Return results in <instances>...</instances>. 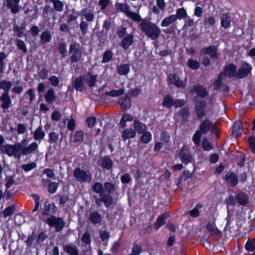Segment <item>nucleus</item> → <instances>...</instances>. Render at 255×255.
Here are the masks:
<instances>
[{"mask_svg": "<svg viewBox=\"0 0 255 255\" xmlns=\"http://www.w3.org/2000/svg\"><path fill=\"white\" fill-rule=\"evenodd\" d=\"M151 134L149 131H145L142 133L140 140L144 143H147L151 140Z\"/></svg>", "mask_w": 255, "mask_h": 255, "instance_id": "49530a36", "label": "nucleus"}, {"mask_svg": "<svg viewBox=\"0 0 255 255\" xmlns=\"http://www.w3.org/2000/svg\"><path fill=\"white\" fill-rule=\"evenodd\" d=\"M5 186L6 189H8L15 184V181L13 176H8L5 178Z\"/></svg>", "mask_w": 255, "mask_h": 255, "instance_id": "69168bd1", "label": "nucleus"}, {"mask_svg": "<svg viewBox=\"0 0 255 255\" xmlns=\"http://www.w3.org/2000/svg\"><path fill=\"white\" fill-rule=\"evenodd\" d=\"M175 17V16H174L173 14L165 17L161 21V26L163 27H167L175 23L177 20Z\"/></svg>", "mask_w": 255, "mask_h": 255, "instance_id": "7c9ffc66", "label": "nucleus"}, {"mask_svg": "<svg viewBox=\"0 0 255 255\" xmlns=\"http://www.w3.org/2000/svg\"><path fill=\"white\" fill-rule=\"evenodd\" d=\"M12 86V83L9 81L3 80L0 81V90L2 89V93H9V90Z\"/></svg>", "mask_w": 255, "mask_h": 255, "instance_id": "e433bc0d", "label": "nucleus"}, {"mask_svg": "<svg viewBox=\"0 0 255 255\" xmlns=\"http://www.w3.org/2000/svg\"><path fill=\"white\" fill-rule=\"evenodd\" d=\"M139 28L141 31L152 40L157 39L161 34V30L158 26L147 19L142 21Z\"/></svg>", "mask_w": 255, "mask_h": 255, "instance_id": "7ed1b4c3", "label": "nucleus"}, {"mask_svg": "<svg viewBox=\"0 0 255 255\" xmlns=\"http://www.w3.org/2000/svg\"><path fill=\"white\" fill-rule=\"evenodd\" d=\"M42 183L44 186H46V184L48 185V190L51 194L55 193L59 186L58 183L51 182L49 179H42Z\"/></svg>", "mask_w": 255, "mask_h": 255, "instance_id": "f3484780", "label": "nucleus"}, {"mask_svg": "<svg viewBox=\"0 0 255 255\" xmlns=\"http://www.w3.org/2000/svg\"><path fill=\"white\" fill-rule=\"evenodd\" d=\"M73 176L80 183H90L92 180V174L90 171L82 170L79 167L74 170Z\"/></svg>", "mask_w": 255, "mask_h": 255, "instance_id": "423d86ee", "label": "nucleus"}, {"mask_svg": "<svg viewBox=\"0 0 255 255\" xmlns=\"http://www.w3.org/2000/svg\"><path fill=\"white\" fill-rule=\"evenodd\" d=\"M231 17L227 13H223L221 17V26L225 29H228L231 26Z\"/></svg>", "mask_w": 255, "mask_h": 255, "instance_id": "a878e982", "label": "nucleus"}, {"mask_svg": "<svg viewBox=\"0 0 255 255\" xmlns=\"http://www.w3.org/2000/svg\"><path fill=\"white\" fill-rule=\"evenodd\" d=\"M69 53L71 54L70 59L73 63L78 62L82 59V52L79 43L74 42L70 45Z\"/></svg>", "mask_w": 255, "mask_h": 255, "instance_id": "0eeeda50", "label": "nucleus"}, {"mask_svg": "<svg viewBox=\"0 0 255 255\" xmlns=\"http://www.w3.org/2000/svg\"><path fill=\"white\" fill-rule=\"evenodd\" d=\"M46 102L49 104H52L56 99L55 91L53 88H49L44 95Z\"/></svg>", "mask_w": 255, "mask_h": 255, "instance_id": "393cba45", "label": "nucleus"}, {"mask_svg": "<svg viewBox=\"0 0 255 255\" xmlns=\"http://www.w3.org/2000/svg\"><path fill=\"white\" fill-rule=\"evenodd\" d=\"M0 102L3 110L7 109L12 103L9 93H2L0 97Z\"/></svg>", "mask_w": 255, "mask_h": 255, "instance_id": "4468645a", "label": "nucleus"}, {"mask_svg": "<svg viewBox=\"0 0 255 255\" xmlns=\"http://www.w3.org/2000/svg\"><path fill=\"white\" fill-rule=\"evenodd\" d=\"M211 126L212 122L211 121L208 119H205L201 122L198 130L205 134L209 131Z\"/></svg>", "mask_w": 255, "mask_h": 255, "instance_id": "a211bd4d", "label": "nucleus"}, {"mask_svg": "<svg viewBox=\"0 0 255 255\" xmlns=\"http://www.w3.org/2000/svg\"><path fill=\"white\" fill-rule=\"evenodd\" d=\"M81 13L87 22H91L93 20L94 15L90 9L85 8L81 11Z\"/></svg>", "mask_w": 255, "mask_h": 255, "instance_id": "72a5a7b5", "label": "nucleus"}, {"mask_svg": "<svg viewBox=\"0 0 255 255\" xmlns=\"http://www.w3.org/2000/svg\"><path fill=\"white\" fill-rule=\"evenodd\" d=\"M206 228L208 231L210 233L211 235H217L219 232V231L215 227V225L210 223L207 224Z\"/></svg>", "mask_w": 255, "mask_h": 255, "instance_id": "864d4df0", "label": "nucleus"}, {"mask_svg": "<svg viewBox=\"0 0 255 255\" xmlns=\"http://www.w3.org/2000/svg\"><path fill=\"white\" fill-rule=\"evenodd\" d=\"M168 81L169 83L174 85L178 88H183L185 85L183 82L179 79L178 75L174 74H170L168 76Z\"/></svg>", "mask_w": 255, "mask_h": 255, "instance_id": "2eb2a0df", "label": "nucleus"}, {"mask_svg": "<svg viewBox=\"0 0 255 255\" xmlns=\"http://www.w3.org/2000/svg\"><path fill=\"white\" fill-rule=\"evenodd\" d=\"M217 48L214 45L204 47L200 50L201 55L208 54L213 59H217Z\"/></svg>", "mask_w": 255, "mask_h": 255, "instance_id": "9b49d317", "label": "nucleus"}, {"mask_svg": "<svg viewBox=\"0 0 255 255\" xmlns=\"http://www.w3.org/2000/svg\"><path fill=\"white\" fill-rule=\"evenodd\" d=\"M6 57V55L4 52H0V72L1 73L3 72L5 65L4 60Z\"/></svg>", "mask_w": 255, "mask_h": 255, "instance_id": "0e129e2a", "label": "nucleus"}, {"mask_svg": "<svg viewBox=\"0 0 255 255\" xmlns=\"http://www.w3.org/2000/svg\"><path fill=\"white\" fill-rule=\"evenodd\" d=\"M226 180L231 186H236L238 182L237 175L234 172H228L226 175Z\"/></svg>", "mask_w": 255, "mask_h": 255, "instance_id": "b1692460", "label": "nucleus"}, {"mask_svg": "<svg viewBox=\"0 0 255 255\" xmlns=\"http://www.w3.org/2000/svg\"><path fill=\"white\" fill-rule=\"evenodd\" d=\"M236 66L233 64H230L225 67L223 73L225 74L226 77L227 76H228L229 77H233L236 75Z\"/></svg>", "mask_w": 255, "mask_h": 255, "instance_id": "bb28decb", "label": "nucleus"}, {"mask_svg": "<svg viewBox=\"0 0 255 255\" xmlns=\"http://www.w3.org/2000/svg\"><path fill=\"white\" fill-rule=\"evenodd\" d=\"M202 134H204L200 132V131L198 130H197L194 134L192 137V140L195 145H199L200 144L201 138Z\"/></svg>", "mask_w": 255, "mask_h": 255, "instance_id": "603ef678", "label": "nucleus"}, {"mask_svg": "<svg viewBox=\"0 0 255 255\" xmlns=\"http://www.w3.org/2000/svg\"><path fill=\"white\" fill-rule=\"evenodd\" d=\"M48 225L50 227H55L56 232H60L65 225V223L62 218L51 216L47 218L46 221Z\"/></svg>", "mask_w": 255, "mask_h": 255, "instance_id": "6e6552de", "label": "nucleus"}, {"mask_svg": "<svg viewBox=\"0 0 255 255\" xmlns=\"http://www.w3.org/2000/svg\"><path fill=\"white\" fill-rule=\"evenodd\" d=\"M206 106L205 102L203 100L199 101L195 106L196 115L198 118L201 119L205 117L206 113L205 108Z\"/></svg>", "mask_w": 255, "mask_h": 255, "instance_id": "f8f14e48", "label": "nucleus"}, {"mask_svg": "<svg viewBox=\"0 0 255 255\" xmlns=\"http://www.w3.org/2000/svg\"><path fill=\"white\" fill-rule=\"evenodd\" d=\"M81 241L85 246H90L91 243V235L88 232L84 233L82 236Z\"/></svg>", "mask_w": 255, "mask_h": 255, "instance_id": "8fccbe9b", "label": "nucleus"}, {"mask_svg": "<svg viewBox=\"0 0 255 255\" xmlns=\"http://www.w3.org/2000/svg\"><path fill=\"white\" fill-rule=\"evenodd\" d=\"M28 143L27 138H23L20 142L15 144L13 156L15 158L19 159L22 155H26L34 153L38 151V144L36 141Z\"/></svg>", "mask_w": 255, "mask_h": 255, "instance_id": "f257e3e1", "label": "nucleus"}, {"mask_svg": "<svg viewBox=\"0 0 255 255\" xmlns=\"http://www.w3.org/2000/svg\"><path fill=\"white\" fill-rule=\"evenodd\" d=\"M242 124L240 121H236L232 128V132L234 136L238 137L242 133Z\"/></svg>", "mask_w": 255, "mask_h": 255, "instance_id": "c85d7f7f", "label": "nucleus"}, {"mask_svg": "<svg viewBox=\"0 0 255 255\" xmlns=\"http://www.w3.org/2000/svg\"><path fill=\"white\" fill-rule=\"evenodd\" d=\"M118 102L124 111H127L131 107L130 100L127 96L120 98Z\"/></svg>", "mask_w": 255, "mask_h": 255, "instance_id": "4be33fe9", "label": "nucleus"}, {"mask_svg": "<svg viewBox=\"0 0 255 255\" xmlns=\"http://www.w3.org/2000/svg\"><path fill=\"white\" fill-rule=\"evenodd\" d=\"M245 249L248 252H253L255 250V240L249 239L245 245Z\"/></svg>", "mask_w": 255, "mask_h": 255, "instance_id": "de8ad7c7", "label": "nucleus"}, {"mask_svg": "<svg viewBox=\"0 0 255 255\" xmlns=\"http://www.w3.org/2000/svg\"><path fill=\"white\" fill-rule=\"evenodd\" d=\"M142 252L141 247L138 245H134L132 247L131 255H139Z\"/></svg>", "mask_w": 255, "mask_h": 255, "instance_id": "774afa93", "label": "nucleus"}, {"mask_svg": "<svg viewBox=\"0 0 255 255\" xmlns=\"http://www.w3.org/2000/svg\"><path fill=\"white\" fill-rule=\"evenodd\" d=\"M16 44L18 49L22 50L24 53L27 52L26 46L23 41L21 39H17L16 40Z\"/></svg>", "mask_w": 255, "mask_h": 255, "instance_id": "052dcab7", "label": "nucleus"}, {"mask_svg": "<svg viewBox=\"0 0 255 255\" xmlns=\"http://www.w3.org/2000/svg\"><path fill=\"white\" fill-rule=\"evenodd\" d=\"M4 142V138L1 135H0V150L3 153L7 155L8 156L11 157L13 155L14 148L15 144H3Z\"/></svg>", "mask_w": 255, "mask_h": 255, "instance_id": "1a4fd4ad", "label": "nucleus"}, {"mask_svg": "<svg viewBox=\"0 0 255 255\" xmlns=\"http://www.w3.org/2000/svg\"><path fill=\"white\" fill-rule=\"evenodd\" d=\"M133 42V35L132 34H128L124 37L121 42V46L124 49H128Z\"/></svg>", "mask_w": 255, "mask_h": 255, "instance_id": "6ab92c4d", "label": "nucleus"}, {"mask_svg": "<svg viewBox=\"0 0 255 255\" xmlns=\"http://www.w3.org/2000/svg\"><path fill=\"white\" fill-rule=\"evenodd\" d=\"M192 91L194 92L200 98H204L208 94L206 88L198 85H194L193 87Z\"/></svg>", "mask_w": 255, "mask_h": 255, "instance_id": "412c9836", "label": "nucleus"}, {"mask_svg": "<svg viewBox=\"0 0 255 255\" xmlns=\"http://www.w3.org/2000/svg\"><path fill=\"white\" fill-rule=\"evenodd\" d=\"M252 70V67L249 64L243 63L241 68L238 70L236 76L238 78H243L248 75Z\"/></svg>", "mask_w": 255, "mask_h": 255, "instance_id": "dca6fc26", "label": "nucleus"}, {"mask_svg": "<svg viewBox=\"0 0 255 255\" xmlns=\"http://www.w3.org/2000/svg\"><path fill=\"white\" fill-rule=\"evenodd\" d=\"M188 66L192 69L196 70L199 68L200 64L197 60L189 59L187 62Z\"/></svg>", "mask_w": 255, "mask_h": 255, "instance_id": "bf43d9fd", "label": "nucleus"}, {"mask_svg": "<svg viewBox=\"0 0 255 255\" xmlns=\"http://www.w3.org/2000/svg\"><path fill=\"white\" fill-rule=\"evenodd\" d=\"M129 70L130 66L128 64H122L117 67V71L120 75H126L128 73Z\"/></svg>", "mask_w": 255, "mask_h": 255, "instance_id": "4c0bfd02", "label": "nucleus"}, {"mask_svg": "<svg viewBox=\"0 0 255 255\" xmlns=\"http://www.w3.org/2000/svg\"><path fill=\"white\" fill-rule=\"evenodd\" d=\"M58 50L60 54L61 55L62 58H64L66 56L67 50L65 43L61 42L59 43L58 46Z\"/></svg>", "mask_w": 255, "mask_h": 255, "instance_id": "09e8293b", "label": "nucleus"}, {"mask_svg": "<svg viewBox=\"0 0 255 255\" xmlns=\"http://www.w3.org/2000/svg\"><path fill=\"white\" fill-rule=\"evenodd\" d=\"M115 7L118 10L126 14L128 17L131 18L135 21L138 22L141 20V18L139 14L137 13L130 11L129 5L127 3L117 2L115 3Z\"/></svg>", "mask_w": 255, "mask_h": 255, "instance_id": "39448f33", "label": "nucleus"}, {"mask_svg": "<svg viewBox=\"0 0 255 255\" xmlns=\"http://www.w3.org/2000/svg\"><path fill=\"white\" fill-rule=\"evenodd\" d=\"M93 191L99 194L100 198L95 197V204L99 207L102 206L103 203L105 206L108 208L110 207L113 202L112 196L109 194H104L103 184L99 182H96L92 186Z\"/></svg>", "mask_w": 255, "mask_h": 255, "instance_id": "f03ea898", "label": "nucleus"}, {"mask_svg": "<svg viewBox=\"0 0 255 255\" xmlns=\"http://www.w3.org/2000/svg\"><path fill=\"white\" fill-rule=\"evenodd\" d=\"M174 101V99L170 95H166L164 98L162 105L167 108H171L173 106Z\"/></svg>", "mask_w": 255, "mask_h": 255, "instance_id": "ea45409f", "label": "nucleus"}, {"mask_svg": "<svg viewBox=\"0 0 255 255\" xmlns=\"http://www.w3.org/2000/svg\"><path fill=\"white\" fill-rule=\"evenodd\" d=\"M45 133L41 126L37 128L33 132V137L35 140L38 141L39 143L44 139Z\"/></svg>", "mask_w": 255, "mask_h": 255, "instance_id": "5701e85b", "label": "nucleus"}, {"mask_svg": "<svg viewBox=\"0 0 255 255\" xmlns=\"http://www.w3.org/2000/svg\"><path fill=\"white\" fill-rule=\"evenodd\" d=\"M179 157L182 163L186 164L192 161L193 157L189 152V149L188 146L184 145L182 146L180 151Z\"/></svg>", "mask_w": 255, "mask_h": 255, "instance_id": "9d476101", "label": "nucleus"}, {"mask_svg": "<svg viewBox=\"0 0 255 255\" xmlns=\"http://www.w3.org/2000/svg\"><path fill=\"white\" fill-rule=\"evenodd\" d=\"M135 135V130L131 128H129L124 130L122 132V136L124 140H126L129 138H134Z\"/></svg>", "mask_w": 255, "mask_h": 255, "instance_id": "c756f323", "label": "nucleus"}, {"mask_svg": "<svg viewBox=\"0 0 255 255\" xmlns=\"http://www.w3.org/2000/svg\"><path fill=\"white\" fill-rule=\"evenodd\" d=\"M89 23L87 21L82 20L80 24V29L83 35H85L88 32Z\"/></svg>", "mask_w": 255, "mask_h": 255, "instance_id": "5fc2aeb1", "label": "nucleus"}, {"mask_svg": "<svg viewBox=\"0 0 255 255\" xmlns=\"http://www.w3.org/2000/svg\"><path fill=\"white\" fill-rule=\"evenodd\" d=\"M36 167V164L35 162H31L30 163L23 164L21 168L25 172H28Z\"/></svg>", "mask_w": 255, "mask_h": 255, "instance_id": "e2e57ef3", "label": "nucleus"}, {"mask_svg": "<svg viewBox=\"0 0 255 255\" xmlns=\"http://www.w3.org/2000/svg\"><path fill=\"white\" fill-rule=\"evenodd\" d=\"M46 2L52 3L53 7L58 12H61L63 10L64 3L59 0H45Z\"/></svg>", "mask_w": 255, "mask_h": 255, "instance_id": "f704fd0d", "label": "nucleus"}, {"mask_svg": "<svg viewBox=\"0 0 255 255\" xmlns=\"http://www.w3.org/2000/svg\"><path fill=\"white\" fill-rule=\"evenodd\" d=\"M236 199L241 205H245L249 201L248 195L244 192H239L236 196Z\"/></svg>", "mask_w": 255, "mask_h": 255, "instance_id": "c9c22d12", "label": "nucleus"}, {"mask_svg": "<svg viewBox=\"0 0 255 255\" xmlns=\"http://www.w3.org/2000/svg\"><path fill=\"white\" fill-rule=\"evenodd\" d=\"M84 132L82 130L77 131L70 141L74 143H81L84 141Z\"/></svg>", "mask_w": 255, "mask_h": 255, "instance_id": "473e14b6", "label": "nucleus"}, {"mask_svg": "<svg viewBox=\"0 0 255 255\" xmlns=\"http://www.w3.org/2000/svg\"><path fill=\"white\" fill-rule=\"evenodd\" d=\"M202 208V205L200 204L196 205L195 207L189 211V214L192 217H198L199 216V209Z\"/></svg>", "mask_w": 255, "mask_h": 255, "instance_id": "3c124183", "label": "nucleus"}, {"mask_svg": "<svg viewBox=\"0 0 255 255\" xmlns=\"http://www.w3.org/2000/svg\"><path fill=\"white\" fill-rule=\"evenodd\" d=\"M116 33L120 38H123L127 34V29L126 27L123 26L118 27L117 29Z\"/></svg>", "mask_w": 255, "mask_h": 255, "instance_id": "4d7b16f0", "label": "nucleus"}, {"mask_svg": "<svg viewBox=\"0 0 255 255\" xmlns=\"http://www.w3.org/2000/svg\"><path fill=\"white\" fill-rule=\"evenodd\" d=\"M125 93V89L123 88L119 90H113L109 92H106L105 95L112 97H119L124 95Z\"/></svg>", "mask_w": 255, "mask_h": 255, "instance_id": "a19ab883", "label": "nucleus"}, {"mask_svg": "<svg viewBox=\"0 0 255 255\" xmlns=\"http://www.w3.org/2000/svg\"><path fill=\"white\" fill-rule=\"evenodd\" d=\"M59 133L58 132H50L48 134V142L50 144L55 143L57 142L59 139Z\"/></svg>", "mask_w": 255, "mask_h": 255, "instance_id": "a18cd8bd", "label": "nucleus"}, {"mask_svg": "<svg viewBox=\"0 0 255 255\" xmlns=\"http://www.w3.org/2000/svg\"><path fill=\"white\" fill-rule=\"evenodd\" d=\"M97 76L88 73L77 77L73 82V87L77 91L82 92L85 89V85L89 87L94 86L97 82Z\"/></svg>", "mask_w": 255, "mask_h": 255, "instance_id": "20e7f679", "label": "nucleus"}, {"mask_svg": "<svg viewBox=\"0 0 255 255\" xmlns=\"http://www.w3.org/2000/svg\"><path fill=\"white\" fill-rule=\"evenodd\" d=\"M15 207L13 206H9L6 208L2 212L3 216L4 218H6L8 216L12 215L14 212Z\"/></svg>", "mask_w": 255, "mask_h": 255, "instance_id": "6e6d98bb", "label": "nucleus"}, {"mask_svg": "<svg viewBox=\"0 0 255 255\" xmlns=\"http://www.w3.org/2000/svg\"><path fill=\"white\" fill-rule=\"evenodd\" d=\"M113 56V53L110 50H107L104 52L103 56L102 62L107 63L109 62L112 59Z\"/></svg>", "mask_w": 255, "mask_h": 255, "instance_id": "13d9d810", "label": "nucleus"}, {"mask_svg": "<svg viewBox=\"0 0 255 255\" xmlns=\"http://www.w3.org/2000/svg\"><path fill=\"white\" fill-rule=\"evenodd\" d=\"M99 165L104 169L106 170H111L113 167V162L112 160L108 157L104 156L102 157L99 161Z\"/></svg>", "mask_w": 255, "mask_h": 255, "instance_id": "aec40b11", "label": "nucleus"}, {"mask_svg": "<svg viewBox=\"0 0 255 255\" xmlns=\"http://www.w3.org/2000/svg\"><path fill=\"white\" fill-rule=\"evenodd\" d=\"M174 16H175L176 20H177V19H185L188 17L186 10L183 7L178 8L176 10V14H174Z\"/></svg>", "mask_w": 255, "mask_h": 255, "instance_id": "37998d69", "label": "nucleus"}, {"mask_svg": "<svg viewBox=\"0 0 255 255\" xmlns=\"http://www.w3.org/2000/svg\"><path fill=\"white\" fill-rule=\"evenodd\" d=\"M52 36L48 30L44 31L40 35L41 41L46 43L49 42L51 40Z\"/></svg>", "mask_w": 255, "mask_h": 255, "instance_id": "79ce46f5", "label": "nucleus"}, {"mask_svg": "<svg viewBox=\"0 0 255 255\" xmlns=\"http://www.w3.org/2000/svg\"><path fill=\"white\" fill-rule=\"evenodd\" d=\"M5 2L6 7L10 9L11 13L16 14L19 11L20 0H5Z\"/></svg>", "mask_w": 255, "mask_h": 255, "instance_id": "ddd939ff", "label": "nucleus"}, {"mask_svg": "<svg viewBox=\"0 0 255 255\" xmlns=\"http://www.w3.org/2000/svg\"><path fill=\"white\" fill-rule=\"evenodd\" d=\"M134 128L138 133H142L147 129L146 126L137 120L134 121Z\"/></svg>", "mask_w": 255, "mask_h": 255, "instance_id": "2f4dec72", "label": "nucleus"}, {"mask_svg": "<svg viewBox=\"0 0 255 255\" xmlns=\"http://www.w3.org/2000/svg\"><path fill=\"white\" fill-rule=\"evenodd\" d=\"M216 20L214 17L209 16L205 17L204 19V23L205 25L213 26L215 24Z\"/></svg>", "mask_w": 255, "mask_h": 255, "instance_id": "680f3d73", "label": "nucleus"}, {"mask_svg": "<svg viewBox=\"0 0 255 255\" xmlns=\"http://www.w3.org/2000/svg\"><path fill=\"white\" fill-rule=\"evenodd\" d=\"M226 78V75L224 73H221L217 80L214 83V88L215 90L219 89L222 85V81Z\"/></svg>", "mask_w": 255, "mask_h": 255, "instance_id": "c03bdc74", "label": "nucleus"}, {"mask_svg": "<svg viewBox=\"0 0 255 255\" xmlns=\"http://www.w3.org/2000/svg\"><path fill=\"white\" fill-rule=\"evenodd\" d=\"M88 218L89 221L93 224H100L102 220L101 215L97 211L91 213Z\"/></svg>", "mask_w": 255, "mask_h": 255, "instance_id": "cd10ccee", "label": "nucleus"}, {"mask_svg": "<svg viewBox=\"0 0 255 255\" xmlns=\"http://www.w3.org/2000/svg\"><path fill=\"white\" fill-rule=\"evenodd\" d=\"M202 147L204 150L209 151L212 149L213 146L206 138H204L202 141Z\"/></svg>", "mask_w": 255, "mask_h": 255, "instance_id": "338daca9", "label": "nucleus"}, {"mask_svg": "<svg viewBox=\"0 0 255 255\" xmlns=\"http://www.w3.org/2000/svg\"><path fill=\"white\" fill-rule=\"evenodd\" d=\"M103 186L104 191H106L109 194H111L116 190L115 185L111 182H106L104 183Z\"/></svg>", "mask_w": 255, "mask_h": 255, "instance_id": "58836bf2", "label": "nucleus"}]
</instances>
